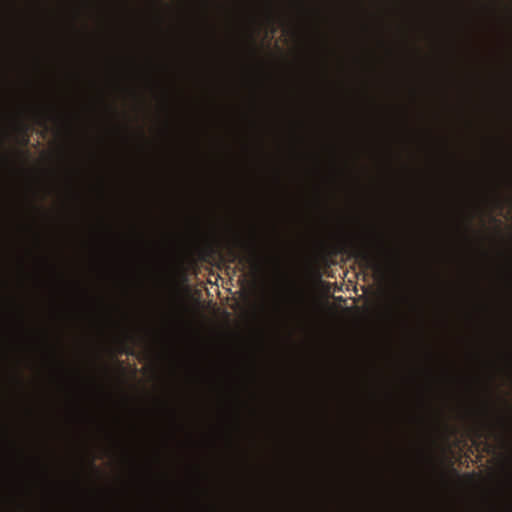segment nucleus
<instances>
[{
  "label": "nucleus",
  "instance_id": "f257e3e1",
  "mask_svg": "<svg viewBox=\"0 0 512 512\" xmlns=\"http://www.w3.org/2000/svg\"><path fill=\"white\" fill-rule=\"evenodd\" d=\"M360 256H361L362 260L366 263L367 266L374 267L377 270H379L378 263L376 262L374 256L369 251H366V250L361 251Z\"/></svg>",
  "mask_w": 512,
  "mask_h": 512
}]
</instances>
